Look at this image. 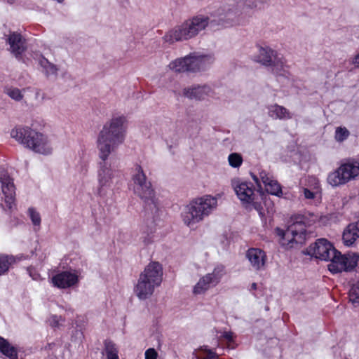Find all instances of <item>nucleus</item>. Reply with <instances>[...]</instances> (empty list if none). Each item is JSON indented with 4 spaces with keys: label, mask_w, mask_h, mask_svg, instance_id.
Listing matches in <instances>:
<instances>
[{
    "label": "nucleus",
    "mask_w": 359,
    "mask_h": 359,
    "mask_svg": "<svg viewBox=\"0 0 359 359\" xmlns=\"http://www.w3.org/2000/svg\"><path fill=\"white\" fill-rule=\"evenodd\" d=\"M217 207V198L210 195L196 198L186 205L182 212L184 223L191 226L210 215Z\"/></svg>",
    "instance_id": "nucleus-6"
},
{
    "label": "nucleus",
    "mask_w": 359,
    "mask_h": 359,
    "mask_svg": "<svg viewBox=\"0 0 359 359\" xmlns=\"http://www.w3.org/2000/svg\"><path fill=\"white\" fill-rule=\"evenodd\" d=\"M349 299L353 304H359V280L349 291Z\"/></svg>",
    "instance_id": "nucleus-32"
},
{
    "label": "nucleus",
    "mask_w": 359,
    "mask_h": 359,
    "mask_svg": "<svg viewBox=\"0 0 359 359\" xmlns=\"http://www.w3.org/2000/svg\"><path fill=\"white\" fill-rule=\"evenodd\" d=\"M11 136L17 142L33 151L49 155L53 147L48 137L28 126H17L11 130Z\"/></svg>",
    "instance_id": "nucleus-4"
},
{
    "label": "nucleus",
    "mask_w": 359,
    "mask_h": 359,
    "mask_svg": "<svg viewBox=\"0 0 359 359\" xmlns=\"http://www.w3.org/2000/svg\"><path fill=\"white\" fill-rule=\"evenodd\" d=\"M335 253L336 249L325 238L318 239L306 249L307 255L325 261H330Z\"/></svg>",
    "instance_id": "nucleus-14"
},
{
    "label": "nucleus",
    "mask_w": 359,
    "mask_h": 359,
    "mask_svg": "<svg viewBox=\"0 0 359 359\" xmlns=\"http://www.w3.org/2000/svg\"><path fill=\"white\" fill-rule=\"evenodd\" d=\"M264 5L259 0H241L236 3L216 5L210 13V17L197 15L169 30L163 40L170 44L176 41H187L196 37L203 31L209 23L229 27L245 25L252 17L253 10Z\"/></svg>",
    "instance_id": "nucleus-1"
},
{
    "label": "nucleus",
    "mask_w": 359,
    "mask_h": 359,
    "mask_svg": "<svg viewBox=\"0 0 359 359\" xmlns=\"http://www.w3.org/2000/svg\"><path fill=\"white\" fill-rule=\"evenodd\" d=\"M126 131V116L116 114L103 126L98 134L97 149L100 161L98 163L97 178L100 194L104 188L111 187L113 178L118 173L117 170L111 168L109 157L123 143Z\"/></svg>",
    "instance_id": "nucleus-2"
},
{
    "label": "nucleus",
    "mask_w": 359,
    "mask_h": 359,
    "mask_svg": "<svg viewBox=\"0 0 359 359\" xmlns=\"http://www.w3.org/2000/svg\"><path fill=\"white\" fill-rule=\"evenodd\" d=\"M0 352L9 359H17L18 351L6 339L0 337Z\"/></svg>",
    "instance_id": "nucleus-25"
},
{
    "label": "nucleus",
    "mask_w": 359,
    "mask_h": 359,
    "mask_svg": "<svg viewBox=\"0 0 359 359\" xmlns=\"http://www.w3.org/2000/svg\"><path fill=\"white\" fill-rule=\"evenodd\" d=\"M211 92L208 85H193L183 89V95L190 100H202L210 96Z\"/></svg>",
    "instance_id": "nucleus-18"
},
{
    "label": "nucleus",
    "mask_w": 359,
    "mask_h": 359,
    "mask_svg": "<svg viewBox=\"0 0 359 359\" xmlns=\"http://www.w3.org/2000/svg\"><path fill=\"white\" fill-rule=\"evenodd\" d=\"M157 352L153 348H150L145 351V359H156Z\"/></svg>",
    "instance_id": "nucleus-39"
},
{
    "label": "nucleus",
    "mask_w": 359,
    "mask_h": 359,
    "mask_svg": "<svg viewBox=\"0 0 359 359\" xmlns=\"http://www.w3.org/2000/svg\"><path fill=\"white\" fill-rule=\"evenodd\" d=\"M259 175L260 180H262L264 185L266 184H269V182L272 180L271 177H270L269 174L264 170L260 171Z\"/></svg>",
    "instance_id": "nucleus-38"
},
{
    "label": "nucleus",
    "mask_w": 359,
    "mask_h": 359,
    "mask_svg": "<svg viewBox=\"0 0 359 359\" xmlns=\"http://www.w3.org/2000/svg\"><path fill=\"white\" fill-rule=\"evenodd\" d=\"M29 213L33 224L35 226H39L41 224V216L39 213L35 211L33 208L29 209Z\"/></svg>",
    "instance_id": "nucleus-35"
},
{
    "label": "nucleus",
    "mask_w": 359,
    "mask_h": 359,
    "mask_svg": "<svg viewBox=\"0 0 359 359\" xmlns=\"http://www.w3.org/2000/svg\"><path fill=\"white\" fill-rule=\"evenodd\" d=\"M330 262V263L328 264L327 267L331 273L350 272L358 265L359 254L355 252L341 254L339 251L336 250L335 255H333Z\"/></svg>",
    "instance_id": "nucleus-12"
},
{
    "label": "nucleus",
    "mask_w": 359,
    "mask_h": 359,
    "mask_svg": "<svg viewBox=\"0 0 359 359\" xmlns=\"http://www.w3.org/2000/svg\"><path fill=\"white\" fill-rule=\"evenodd\" d=\"M318 218V215L313 212H305L292 217V223L285 231L279 228L276 229L280 237V245L289 249L293 248L294 244H302L305 240L306 227L314 224Z\"/></svg>",
    "instance_id": "nucleus-3"
},
{
    "label": "nucleus",
    "mask_w": 359,
    "mask_h": 359,
    "mask_svg": "<svg viewBox=\"0 0 359 359\" xmlns=\"http://www.w3.org/2000/svg\"><path fill=\"white\" fill-rule=\"evenodd\" d=\"M104 345L103 353L105 354L107 359H119L118 355V350L114 342L110 340H106Z\"/></svg>",
    "instance_id": "nucleus-27"
},
{
    "label": "nucleus",
    "mask_w": 359,
    "mask_h": 359,
    "mask_svg": "<svg viewBox=\"0 0 359 359\" xmlns=\"http://www.w3.org/2000/svg\"><path fill=\"white\" fill-rule=\"evenodd\" d=\"M257 283H253L251 285L250 290H257Z\"/></svg>",
    "instance_id": "nucleus-43"
},
{
    "label": "nucleus",
    "mask_w": 359,
    "mask_h": 359,
    "mask_svg": "<svg viewBox=\"0 0 359 359\" xmlns=\"http://www.w3.org/2000/svg\"><path fill=\"white\" fill-rule=\"evenodd\" d=\"M6 43L9 45L8 50L18 60L22 59V55L27 49L26 40L21 34L12 32H10Z\"/></svg>",
    "instance_id": "nucleus-16"
},
{
    "label": "nucleus",
    "mask_w": 359,
    "mask_h": 359,
    "mask_svg": "<svg viewBox=\"0 0 359 359\" xmlns=\"http://www.w3.org/2000/svg\"><path fill=\"white\" fill-rule=\"evenodd\" d=\"M11 136L17 142L33 151L49 155L53 147L48 137L28 126H17L11 130Z\"/></svg>",
    "instance_id": "nucleus-5"
},
{
    "label": "nucleus",
    "mask_w": 359,
    "mask_h": 359,
    "mask_svg": "<svg viewBox=\"0 0 359 359\" xmlns=\"http://www.w3.org/2000/svg\"><path fill=\"white\" fill-rule=\"evenodd\" d=\"M254 60L262 65L271 67L273 73L278 78H289L283 57L271 48L259 47L257 53L254 55Z\"/></svg>",
    "instance_id": "nucleus-10"
},
{
    "label": "nucleus",
    "mask_w": 359,
    "mask_h": 359,
    "mask_svg": "<svg viewBox=\"0 0 359 359\" xmlns=\"http://www.w3.org/2000/svg\"><path fill=\"white\" fill-rule=\"evenodd\" d=\"M246 257L255 270L260 271L264 269L266 255L264 250L259 248H250L246 252Z\"/></svg>",
    "instance_id": "nucleus-19"
},
{
    "label": "nucleus",
    "mask_w": 359,
    "mask_h": 359,
    "mask_svg": "<svg viewBox=\"0 0 359 359\" xmlns=\"http://www.w3.org/2000/svg\"><path fill=\"white\" fill-rule=\"evenodd\" d=\"M15 262V258L13 255H0V276L6 273L10 266Z\"/></svg>",
    "instance_id": "nucleus-29"
},
{
    "label": "nucleus",
    "mask_w": 359,
    "mask_h": 359,
    "mask_svg": "<svg viewBox=\"0 0 359 359\" xmlns=\"http://www.w3.org/2000/svg\"><path fill=\"white\" fill-rule=\"evenodd\" d=\"M231 186L239 200L243 205H251L259 215H264L261 203L255 201V189L251 182L241 181L239 179L231 180Z\"/></svg>",
    "instance_id": "nucleus-11"
},
{
    "label": "nucleus",
    "mask_w": 359,
    "mask_h": 359,
    "mask_svg": "<svg viewBox=\"0 0 359 359\" xmlns=\"http://www.w3.org/2000/svg\"><path fill=\"white\" fill-rule=\"evenodd\" d=\"M350 133L346 128L339 127L335 131V139L337 142H343L348 138Z\"/></svg>",
    "instance_id": "nucleus-33"
},
{
    "label": "nucleus",
    "mask_w": 359,
    "mask_h": 359,
    "mask_svg": "<svg viewBox=\"0 0 359 359\" xmlns=\"http://www.w3.org/2000/svg\"><path fill=\"white\" fill-rule=\"evenodd\" d=\"M132 179L134 182V193L143 201L145 211L154 215L158 210V200L151 183L147 180L140 165H135Z\"/></svg>",
    "instance_id": "nucleus-8"
},
{
    "label": "nucleus",
    "mask_w": 359,
    "mask_h": 359,
    "mask_svg": "<svg viewBox=\"0 0 359 359\" xmlns=\"http://www.w3.org/2000/svg\"><path fill=\"white\" fill-rule=\"evenodd\" d=\"M62 318L61 316H58L56 315L52 316L48 319L49 324L53 327H58L60 325V321H62Z\"/></svg>",
    "instance_id": "nucleus-36"
},
{
    "label": "nucleus",
    "mask_w": 359,
    "mask_h": 359,
    "mask_svg": "<svg viewBox=\"0 0 359 359\" xmlns=\"http://www.w3.org/2000/svg\"><path fill=\"white\" fill-rule=\"evenodd\" d=\"M141 239L145 245H148L153 242L154 236L153 232L150 231L149 233L144 232Z\"/></svg>",
    "instance_id": "nucleus-37"
},
{
    "label": "nucleus",
    "mask_w": 359,
    "mask_h": 359,
    "mask_svg": "<svg viewBox=\"0 0 359 359\" xmlns=\"http://www.w3.org/2000/svg\"><path fill=\"white\" fill-rule=\"evenodd\" d=\"M39 65L41 67V72L46 77L54 76L57 77L58 74V67L57 65L49 62L46 57L41 56L39 60Z\"/></svg>",
    "instance_id": "nucleus-24"
},
{
    "label": "nucleus",
    "mask_w": 359,
    "mask_h": 359,
    "mask_svg": "<svg viewBox=\"0 0 359 359\" xmlns=\"http://www.w3.org/2000/svg\"><path fill=\"white\" fill-rule=\"evenodd\" d=\"M163 279V269L158 262L149 263L140 274L134 291L137 297L141 299H147L151 297L155 289L160 286Z\"/></svg>",
    "instance_id": "nucleus-7"
},
{
    "label": "nucleus",
    "mask_w": 359,
    "mask_h": 359,
    "mask_svg": "<svg viewBox=\"0 0 359 359\" xmlns=\"http://www.w3.org/2000/svg\"><path fill=\"white\" fill-rule=\"evenodd\" d=\"M215 62V57L211 55H189L177 58L169 64L171 70L176 73H197L209 69Z\"/></svg>",
    "instance_id": "nucleus-9"
},
{
    "label": "nucleus",
    "mask_w": 359,
    "mask_h": 359,
    "mask_svg": "<svg viewBox=\"0 0 359 359\" xmlns=\"http://www.w3.org/2000/svg\"><path fill=\"white\" fill-rule=\"evenodd\" d=\"M269 116L274 119H290L292 118L290 111L283 106L271 105L269 107Z\"/></svg>",
    "instance_id": "nucleus-23"
},
{
    "label": "nucleus",
    "mask_w": 359,
    "mask_h": 359,
    "mask_svg": "<svg viewBox=\"0 0 359 359\" xmlns=\"http://www.w3.org/2000/svg\"><path fill=\"white\" fill-rule=\"evenodd\" d=\"M0 182L5 203L9 209H12L15 204V187L13 179L4 168H0Z\"/></svg>",
    "instance_id": "nucleus-15"
},
{
    "label": "nucleus",
    "mask_w": 359,
    "mask_h": 359,
    "mask_svg": "<svg viewBox=\"0 0 359 359\" xmlns=\"http://www.w3.org/2000/svg\"><path fill=\"white\" fill-rule=\"evenodd\" d=\"M192 359H219L218 355L205 347H201L198 353H194Z\"/></svg>",
    "instance_id": "nucleus-28"
},
{
    "label": "nucleus",
    "mask_w": 359,
    "mask_h": 359,
    "mask_svg": "<svg viewBox=\"0 0 359 359\" xmlns=\"http://www.w3.org/2000/svg\"><path fill=\"white\" fill-rule=\"evenodd\" d=\"M225 273L224 266L221 264L217 265L211 273L205 274L199 279L194 287L193 292L195 294L205 293L210 288L218 285Z\"/></svg>",
    "instance_id": "nucleus-13"
},
{
    "label": "nucleus",
    "mask_w": 359,
    "mask_h": 359,
    "mask_svg": "<svg viewBox=\"0 0 359 359\" xmlns=\"http://www.w3.org/2000/svg\"><path fill=\"white\" fill-rule=\"evenodd\" d=\"M87 170H88V169H87V166H86V165H84L83 166L82 171H83L84 173H86V172H87Z\"/></svg>",
    "instance_id": "nucleus-44"
},
{
    "label": "nucleus",
    "mask_w": 359,
    "mask_h": 359,
    "mask_svg": "<svg viewBox=\"0 0 359 359\" xmlns=\"http://www.w3.org/2000/svg\"><path fill=\"white\" fill-rule=\"evenodd\" d=\"M222 337L224 338L228 341H232L233 338V333L231 332H224L222 334Z\"/></svg>",
    "instance_id": "nucleus-40"
},
{
    "label": "nucleus",
    "mask_w": 359,
    "mask_h": 359,
    "mask_svg": "<svg viewBox=\"0 0 359 359\" xmlns=\"http://www.w3.org/2000/svg\"><path fill=\"white\" fill-rule=\"evenodd\" d=\"M229 165L233 168H238L243 163V158L240 154L232 153L228 157Z\"/></svg>",
    "instance_id": "nucleus-31"
},
{
    "label": "nucleus",
    "mask_w": 359,
    "mask_h": 359,
    "mask_svg": "<svg viewBox=\"0 0 359 359\" xmlns=\"http://www.w3.org/2000/svg\"><path fill=\"white\" fill-rule=\"evenodd\" d=\"M78 281V276L67 271L55 274L51 279L53 285L61 289L71 287L77 284Z\"/></svg>",
    "instance_id": "nucleus-17"
},
{
    "label": "nucleus",
    "mask_w": 359,
    "mask_h": 359,
    "mask_svg": "<svg viewBox=\"0 0 359 359\" xmlns=\"http://www.w3.org/2000/svg\"><path fill=\"white\" fill-rule=\"evenodd\" d=\"M266 191L272 195L280 196L282 194V189L280 185L277 181L273 179L269 182V184H265Z\"/></svg>",
    "instance_id": "nucleus-30"
},
{
    "label": "nucleus",
    "mask_w": 359,
    "mask_h": 359,
    "mask_svg": "<svg viewBox=\"0 0 359 359\" xmlns=\"http://www.w3.org/2000/svg\"><path fill=\"white\" fill-rule=\"evenodd\" d=\"M253 180H255V182L257 183V184L258 185L259 187H261L260 184H259V178L255 175H252Z\"/></svg>",
    "instance_id": "nucleus-42"
},
{
    "label": "nucleus",
    "mask_w": 359,
    "mask_h": 359,
    "mask_svg": "<svg viewBox=\"0 0 359 359\" xmlns=\"http://www.w3.org/2000/svg\"><path fill=\"white\" fill-rule=\"evenodd\" d=\"M7 94L8 95L11 97L12 99L16 100V101H20L22 99L23 97V95L20 91V90H19L18 88H8L7 90Z\"/></svg>",
    "instance_id": "nucleus-34"
},
{
    "label": "nucleus",
    "mask_w": 359,
    "mask_h": 359,
    "mask_svg": "<svg viewBox=\"0 0 359 359\" xmlns=\"http://www.w3.org/2000/svg\"><path fill=\"white\" fill-rule=\"evenodd\" d=\"M344 177L346 182L355 180L359 175V162L348 161L340 165Z\"/></svg>",
    "instance_id": "nucleus-22"
},
{
    "label": "nucleus",
    "mask_w": 359,
    "mask_h": 359,
    "mask_svg": "<svg viewBox=\"0 0 359 359\" xmlns=\"http://www.w3.org/2000/svg\"><path fill=\"white\" fill-rule=\"evenodd\" d=\"M353 64L355 67H359V53L354 57Z\"/></svg>",
    "instance_id": "nucleus-41"
},
{
    "label": "nucleus",
    "mask_w": 359,
    "mask_h": 359,
    "mask_svg": "<svg viewBox=\"0 0 359 359\" xmlns=\"http://www.w3.org/2000/svg\"><path fill=\"white\" fill-rule=\"evenodd\" d=\"M358 238H359V220L355 223L350 224L344 231L342 236L344 243L346 246L353 244Z\"/></svg>",
    "instance_id": "nucleus-20"
},
{
    "label": "nucleus",
    "mask_w": 359,
    "mask_h": 359,
    "mask_svg": "<svg viewBox=\"0 0 359 359\" xmlns=\"http://www.w3.org/2000/svg\"><path fill=\"white\" fill-rule=\"evenodd\" d=\"M307 182L306 187L302 188L303 195L306 199H313L319 192V182L315 177H309Z\"/></svg>",
    "instance_id": "nucleus-21"
},
{
    "label": "nucleus",
    "mask_w": 359,
    "mask_h": 359,
    "mask_svg": "<svg viewBox=\"0 0 359 359\" xmlns=\"http://www.w3.org/2000/svg\"><path fill=\"white\" fill-rule=\"evenodd\" d=\"M327 180L328 184L332 187H338L346 184L344 174L340 166L328 175Z\"/></svg>",
    "instance_id": "nucleus-26"
}]
</instances>
